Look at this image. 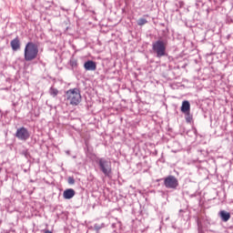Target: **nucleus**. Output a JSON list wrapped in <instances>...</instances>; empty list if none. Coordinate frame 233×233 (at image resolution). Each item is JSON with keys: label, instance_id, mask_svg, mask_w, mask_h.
Segmentation results:
<instances>
[{"label": "nucleus", "instance_id": "13", "mask_svg": "<svg viewBox=\"0 0 233 233\" xmlns=\"http://www.w3.org/2000/svg\"><path fill=\"white\" fill-rule=\"evenodd\" d=\"M49 94L53 97H56L59 94V91L56 88L51 87L49 90Z\"/></svg>", "mask_w": 233, "mask_h": 233}, {"label": "nucleus", "instance_id": "19", "mask_svg": "<svg viewBox=\"0 0 233 233\" xmlns=\"http://www.w3.org/2000/svg\"><path fill=\"white\" fill-rule=\"evenodd\" d=\"M144 17H148V15H145Z\"/></svg>", "mask_w": 233, "mask_h": 233}, {"label": "nucleus", "instance_id": "11", "mask_svg": "<svg viewBox=\"0 0 233 233\" xmlns=\"http://www.w3.org/2000/svg\"><path fill=\"white\" fill-rule=\"evenodd\" d=\"M219 216H220V219H222V221H224L225 223H227V221L230 219V213L225 210H221L219 212Z\"/></svg>", "mask_w": 233, "mask_h": 233}, {"label": "nucleus", "instance_id": "18", "mask_svg": "<svg viewBox=\"0 0 233 233\" xmlns=\"http://www.w3.org/2000/svg\"><path fill=\"white\" fill-rule=\"evenodd\" d=\"M44 233H53V232L48 229H46V230H44Z\"/></svg>", "mask_w": 233, "mask_h": 233}, {"label": "nucleus", "instance_id": "17", "mask_svg": "<svg viewBox=\"0 0 233 233\" xmlns=\"http://www.w3.org/2000/svg\"><path fill=\"white\" fill-rule=\"evenodd\" d=\"M70 65H71L72 66H77V60H76V59H71V60H70Z\"/></svg>", "mask_w": 233, "mask_h": 233}, {"label": "nucleus", "instance_id": "2", "mask_svg": "<svg viewBox=\"0 0 233 233\" xmlns=\"http://www.w3.org/2000/svg\"><path fill=\"white\" fill-rule=\"evenodd\" d=\"M65 101L67 105H71L72 106H77L79 103L82 101L81 91L79 88L69 89L66 92Z\"/></svg>", "mask_w": 233, "mask_h": 233}, {"label": "nucleus", "instance_id": "3", "mask_svg": "<svg viewBox=\"0 0 233 233\" xmlns=\"http://www.w3.org/2000/svg\"><path fill=\"white\" fill-rule=\"evenodd\" d=\"M39 54V46L34 42H28L24 51L25 61H34Z\"/></svg>", "mask_w": 233, "mask_h": 233}, {"label": "nucleus", "instance_id": "16", "mask_svg": "<svg viewBox=\"0 0 233 233\" xmlns=\"http://www.w3.org/2000/svg\"><path fill=\"white\" fill-rule=\"evenodd\" d=\"M67 182L69 185H75L76 184V179H74V177H69L67 178Z\"/></svg>", "mask_w": 233, "mask_h": 233}, {"label": "nucleus", "instance_id": "9", "mask_svg": "<svg viewBox=\"0 0 233 233\" xmlns=\"http://www.w3.org/2000/svg\"><path fill=\"white\" fill-rule=\"evenodd\" d=\"M76 196V190L72 188L66 189L63 193L64 199H72Z\"/></svg>", "mask_w": 233, "mask_h": 233}, {"label": "nucleus", "instance_id": "15", "mask_svg": "<svg viewBox=\"0 0 233 233\" xmlns=\"http://www.w3.org/2000/svg\"><path fill=\"white\" fill-rule=\"evenodd\" d=\"M104 227H105V224H101V225H99V224H95V225H94V228H95V230H96V231L101 230Z\"/></svg>", "mask_w": 233, "mask_h": 233}, {"label": "nucleus", "instance_id": "8", "mask_svg": "<svg viewBox=\"0 0 233 233\" xmlns=\"http://www.w3.org/2000/svg\"><path fill=\"white\" fill-rule=\"evenodd\" d=\"M11 47L14 52H17L21 48V42L19 41V36H16L11 41Z\"/></svg>", "mask_w": 233, "mask_h": 233}, {"label": "nucleus", "instance_id": "10", "mask_svg": "<svg viewBox=\"0 0 233 233\" xmlns=\"http://www.w3.org/2000/svg\"><path fill=\"white\" fill-rule=\"evenodd\" d=\"M180 110L182 114L190 112V102H188V100L183 101Z\"/></svg>", "mask_w": 233, "mask_h": 233}, {"label": "nucleus", "instance_id": "12", "mask_svg": "<svg viewBox=\"0 0 233 233\" xmlns=\"http://www.w3.org/2000/svg\"><path fill=\"white\" fill-rule=\"evenodd\" d=\"M185 114V119L187 123H194V117L192 116V114H190V111L187 113H184Z\"/></svg>", "mask_w": 233, "mask_h": 233}, {"label": "nucleus", "instance_id": "5", "mask_svg": "<svg viewBox=\"0 0 233 233\" xmlns=\"http://www.w3.org/2000/svg\"><path fill=\"white\" fill-rule=\"evenodd\" d=\"M157 181H164V187L171 190H177V187H179V180H177V177L172 175H169L164 178L158 179Z\"/></svg>", "mask_w": 233, "mask_h": 233}, {"label": "nucleus", "instance_id": "14", "mask_svg": "<svg viewBox=\"0 0 233 233\" xmlns=\"http://www.w3.org/2000/svg\"><path fill=\"white\" fill-rule=\"evenodd\" d=\"M147 23H148V21L145 18H139L137 20L138 26H143V25H147Z\"/></svg>", "mask_w": 233, "mask_h": 233}, {"label": "nucleus", "instance_id": "4", "mask_svg": "<svg viewBox=\"0 0 233 233\" xmlns=\"http://www.w3.org/2000/svg\"><path fill=\"white\" fill-rule=\"evenodd\" d=\"M96 164L99 167L100 172H102L106 177H110V174H112V162L106 158L101 157L96 159Z\"/></svg>", "mask_w": 233, "mask_h": 233}, {"label": "nucleus", "instance_id": "1", "mask_svg": "<svg viewBox=\"0 0 233 233\" xmlns=\"http://www.w3.org/2000/svg\"><path fill=\"white\" fill-rule=\"evenodd\" d=\"M167 46H168V40L167 38H159L152 43V51L156 57H165L167 56Z\"/></svg>", "mask_w": 233, "mask_h": 233}, {"label": "nucleus", "instance_id": "7", "mask_svg": "<svg viewBox=\"0 0 233 233\" xmlns=\"http://www.w3.org/2000/svg\"><path fill=\"white\" fill-rule=\"evenodd\" d=\"M85 70L94 72L97 70V64L92 60H88L84 64Z\"/></svg>", "mask_w": 233, "mask_h": 233}, {"label": "nucleus", "instance_id": "6", "mask_svg": "<svg viewBox=\"0 0 233 233\" xmlns=\"http://www.w3.org/2000/svg\"><path fill=\"white\" fill-rule=\"evenodd\" d=\"M15 137L20 141H27V139H30V131L25 127H19L16 130Z\"/></svg>", "mask_w": 233, "mask_h": 233}]
</instances>
